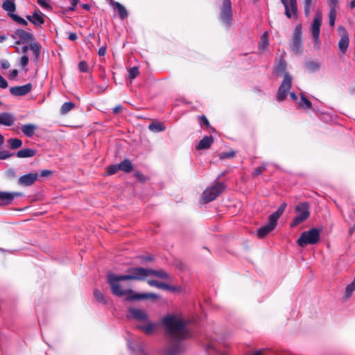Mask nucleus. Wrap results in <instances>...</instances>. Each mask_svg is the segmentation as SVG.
<instances>
[{
  "label": "nucleus",
  "mask_w": 355,
  "mask_h": 355,
  "mask_svg": "<svg viewBox=\"0 0 355 355\" xmlns=\"http://www.w3.org/2000/svg\"><path fill=\"white\" fill-rule=\"evenodd\" d=\"M162 323L166 327L168 338H188L189 331L186 328V322L184 320L172 315L163 318Z\"/></svg>",
  "instance_id": "obj_1"
},
{
  "label": "nucleus",
  "mask_w": 355,
  "mask_h": 355,
  "mask_svg": "<svg viewBox=\"0 0 355 355\" xmlns=\"http://www.w3.org/2000/svg\"><path fill=\"white\" fill-rule=\"evenodd\" d=\"M122 275H116L113 272H109L107 275V282L110 286L111 292L113 295L122 297L125 295H133L134 292L132 289H123L120 284L121 281H127L122 279Z\"/></svg>",
  "instance_id": "obj_2"
},
{
  "label": "nucleus",
  "mask_w": 355,
  "mask_h": 355,
  "mask_svg": "<svg viewBox=\"0 0 355 355\" xmlns=\"http://www.w3.org/2000/svg\"><path fill=\"white\" fill-rule=\"evenodd\" d=\"M309 209L310 205L308 202H299L295 208L297 215L292 220L291 227H295L305 221L310 216Z\"/></svg>",
  "instance_id": "obj_3"
},
{
  "label": "nucleus",
  "mask_w": 355,
  "mask_h": 355,
  "mask_svg": "<svg viewBox=\"0 0 355 355\" xmlns=\"http://www.w3.org/2000/svg\"><path fill=\"white\" fill-rule=\"evenodd\" d=\"M320 240V231L316 228H311L303 232L297 239V244L300 247H306L307 245L316 244Z\"/></svg>",
  "instance_id": "obj_4"
},
{
  "label": "nucleus",
  "mask_w": 355,
  "mask_h": 355,
  "mask_svg": "<svg viewBox=\"0 0 355 355\" xmlns=\"http://www.w3.org/2000/svg\"><path fill=\"white\" fill-rule=\"evenodd\" d=\"M225 189V185L221 182H216L214 185L205 189L201 197L203 203H208L215 200Z\"/></svg>",
  "instance_id": "obj_5"
},
{
  "label": "nucleus",
  "mask_w": 355,
  "mask_h": 355,
  "mask_svg": "<svg viewBox=\"0 0 355 355\" xmlns=\"http://www.w3.org/2000/svg\"><path fill=\"white\" fill-rule=\"evenodd\" d=\"M168 338V343L164 350L166 354L179 355L184 352L185 347L182 343V340L186 338H180L179 337Z\"/></svg>",
  "instance_id": "obj_6"
},
{
  "label": "nucleus",
  "mask_w": 355,
  "mask_h": 355,
  "mask_svg": "<svg viewBox=\"0 0 355 355\" xmlns=\"http://www.w3.org/2000/svg\"><path fill=\"white\" fill-rule=\"evenodd\" d=\"M128 274L122 275V279L128 280L144 281L148 277V268L132 267L127 270Z\"/></svg>",
  "instance_id": "obj_7"
},
{
  "label": "nucleus",
  "mask_w": 355,
  "mask_h": 355,
  "mask_svg": "<svg viewBox=\"0 0 355 355\" xmlns=\"http://www.w3.org/2000/svg\"><path fill=\"white\" fill-rule=\"evenodd\" d=\"M322 15L321 11L318 10L315 12V17L311 22V33L313 36L314 47L318 49L320 44V33L322 24Z\"/></svg>",
  "instance_id": "obj_8"
},
{
  "label": "nucleus",
  "mask_w": 355,
  "mask_h": 355,
  "mask_svg": "<svg viewBox=\"0 0 355 355\" xmlns=\"http://www.w3.org/2000/svg\"><path fill=\"white\" fill-rule=\"evenodd\" d=\"M291 50L296 54H301L303 51V42L302 40V26L297 25L292 34Z\"/></svg>",
  "instance_id": "obj_9"
},
{
  "label": "nucleus",
  "mask_w": 355,
  "mask_h": 355,
  "mask_svg": "<svg viewBox=\"0 0 355 355\" xmlns=\"http://www.w3.org/2000/svg\"><path fill=\"white\" fill-rule=\"evenodd\" d=\"M2 8L8 12V16L15 22L24 26L28 25V22L24 18L13 13L16 10V5L13 0H4L2 3Z\"/></svg>",
  "instance_id": "obj_10"
},
{
  "label": "nucleus",
  "mask_w": 355,
  "mask_h": 355,
  "mask_svg": "<svg viewBox=\"0 0 355 355\" xmlns=\"http://www.w3.org/2000/svg\"><path fill=\"white\" fill-rule=\"evenodd\" d=\"M292 85V77L288 73H285L284 76V80L279 86L277 94V101L279 102L284 101L287 95L288 92L291 88Z\"/></svg>",
  "instance_id": "obj_11"
},
{
  "label": "nucleus",
  "mask_w": 355,
  "mask_h": 355,
  "mask_svg": "<svg viewBox=\"0 0 355 355\" xmlns=\"http://www.w3.org/2000/svg\"><path fill=\"white\" fill-rule=\"evenodd\" d=\"M220 19L227 25H230L232 21V3L230 0H223L220 7Z\"/></svg>",
  "instance_id": "obj_12"
},
{
  "label": "nucleus",
  "mask_w": 355,
  "mask_h": 355,
  "mask_svg": "<svg viewBox=\"0 0 355 355\" xmlns=\"http://www.w3.org/2000/svg\"><path fill=\"white\" fill-rule=\"evenodd\" d=\"M338 32L340 35V39L338 42L339 50L343 53H345L349 46V35L346 28L343 26L338 27Z\"/></svg>",
  "instance_id": "obj_13"
},
{
  "label": "nucleus",
  "mask_w": 355,
  "mask_h": 355,
  "mask_svg": "<svg viewBox=\"0 0 355 355\" xmlns=\"http://www.w3.org/2000/svg\"><path fill=\"white\" fill-rule=\"evenodd\" d=\"M277 225V222L269 216L268 223L266 225L261 227L257 230L258 238H264L276 227Z\"/></svg>",
  "instance_id": "obj_14"
},
{
  "label": "nucleus",
  "mask_w": 355,
  "mask_h": 355,
  "mask_svg": "<svg viewBox=\"0 0 355 355\" xmlns=\"http://www.w3.org/2000/svg\"><path fill=\"white\" fill-rule=\"evenodd\" d=\"M32 87L33 85L31 83H27L24 85L10 87V92L12 95L15 96H24L31 91Z\"/></svg>",
  "instance_id": "obj_15"
},
{
  "label": "nucleus",
  "mask_w": 355,
  "mask_h": 355,
  "mask_svg": "<svg viewBox=\"0 0 355 355\" xmlns=\"http://www.w3.org/2000/svg\"><path fill=\"white\" fill-rule=\"evenodd\" d=\"M38 179L37 173H30L21 176L19 178L18 184L22 186H31Z\"/></svg>",
  "instance_id": "obj_16"
},
{
  "label": "nucleus",
  "mask_w": 355,
  "mask_h": 355,
  "mask_svg": "<svg viewBox=\"0 0 355 355\" xmlns=\"http://www.w3.org/2000/svg\"><path fill=\"white\" fill-rule=\"evenodd\" d=\"M130 317L139 322H147L148 315L146 311L136 308H130L128 310Z\"/></svg>",
  "instance_id": "obj_17"
},
{
  "label": "nucleus",
  "mask_w": 355,
  "mask_h": 355,
  "mask_svg": "<svg viewBox=\"0 0 355 355\" xmlns=\"http://www.w3.org/2000/svg\"><path fill=\"white\" fill-rule=\"evenodd\" d=\"M159 296L155 293H134L133 295L127 296L125 300L127 301H135L146 299L157 300Z\"/></svg>",
  "instance_id": "obj_18"
},
{
  "label": "nucleus",
  "mask_w": 355,
  "mask_h": 355,
  "mask_svg": "<svg viewBox=\"0 0 355 355\" xmlns=\"http://www.w3.org/2000/svg\"><path fill=\"white\" fill-rule=\"evenodd\" d=\"M31 51L33 53V58L32 60L36 63L38 64L40 60V55H41V51H42V45L38 42H33L31 44Z\"/></svg>",
  "instance_id": "obj_19"
},
{
  "label": "nucleus",
  "mask_w": 355,
  "mask_h": 355,
  "mask_svg": "<svg viewBox=\"0 0 355 355\" xmlns=\"http://www.w3.org/2000/svg\"><path fill=\"white\" fill-rule=\"evenodd\" d=\"M15 34L19 38V40H22L24 42H33L35 41V38L33 35L29 32H27L22 29H17L15 31Z\"/></svg>",
  "instance_id": "obj_20"
},
{
  "label": "nucleus",
  "mask_w": 355,
  "mask_h": 355,
  "mask_svg": "<svg viewBox=\"0 0 355 355\" xmlns=\"http://www.w3.org/2000/svg\"><path fill=\"white\" fill-rule=\"evenodd\" d=\"M22 193L19 192H5L0 191V200L3 201L6 204H10L12 202L15 197L21 196Z\"/></svg>",
  "instance_id": "obj_21"
},
{
  "label": "nucleus",
  "mask_w": 355,
  "mask_h": 355,
  "mask_svg": "<svg viewBox=\"0 0 355 355\" xmlns=\"http://www.w3.org/2000/svg\"><path fill=\"white\" fill-rule=\"evenodd\" d=\"M15 120V117L10 113L3 112L0 114V124L11 126L14 124Z\"/></svg>",
  "instance_id": "obj_22"
},
{
  "label": "nucleus",
  "mask_w": 355,
  "mask_h": 355,
  "mask_svg": "<svg viewBox=\"0 0 355 355\" xmlns=\"http://www.w3.org/2000/svg\"><path fill=\"white\" fill-rule=\"evenodd\" d=\"M214 142V138L212 136H205L196 146L197 150H204L210 148L211 145Z\"/></svg>",
  "instance_id": "obj_23"
},
{
  "label": "nucleus",
  "mask_w": 355,
  "mask_h": 355,
  "mask_svg": "<svg viewBox=\"0 0 355 355\" xmlns=\"http://www.w3.org/2000/svg\"><path fill=\"white\" fill-rule=\"evenodd\" d=\"M37 128V125L33 123H26L22 125L20 129L24 135L28 137H32L34 135Z\"/></svg>",
  "instance_id": "obj_24"
},
{
  "label": "nucleus",
  "mask_w": 355,
  "mask_h": 355,
  "mask_svg": "<svg viewBox=\"0 0 355 355\" xmlns=\"http://www.w3.org/2000/svg\"><path fill=\"white\" fill-rule=\"evenodd\" d=\"M148 276H154L163 279H168L171 277V275L164 270H154L151 268H148Z\"/></svg>",
  "instance_id": "obj_25"
},
{
  "label": "nucleus",
  "mask_w": 355,
  "mask_h": 355,
  "mask_svg": "<svg viewBox=\"0 0 355 355\" xmlns=\"http://www.w3.org/2000/svg\"><path fill=\"white\" fill-rule=\"evenodd\" d=\"M111 4L113 6V8L116 10H117L119 17L121 19H124L125 18L128 17V11L122 4H121L119 2L114 1H111Z\"/></svg>",
  "instance_id": "obj_26"
},
{
  "label": "nucleus",
  "mask_w": 355,
  "mask_h": 355,
  "mask_svg": "<svg viewBox=\"0 0 355 355\" xmlns=\"http://www.w3.org/2000/svg\"><path fill=\"white\" fill-rule=\"evenodd\" d=\"M37 153L35 149L24 148L17 151L16 155L19 158H28L35 156Z\"/></svg>",
  "instance_id": "obj_27"
},
{
  "label": "nucleus",
  "mask_w": 355,
  "mask_h": 355,
  "mask_svg": "<svg viewBox=\"0 0 355 355\" xmlns=\"http://www.w3.org/2000/svg\"><path fill=\"white\" fill-rule=\"evenodd\" d=\"M120 171L125 173H130L133 171L132 162L129 159H125L119 164Z\"/></svg>",
  "instance_id": "obj_28"
},
{
  "label": "nucleus",
  "mask_w": 355,
  "mask_h": 355,
  "mask_svg": "<svg viewBox=\"0 0 355 355\" xmlns=\"http://www.w3.org/2000/svg\"><path fill=\"white\" fill-rule=\"evenodd\" d=\"M7 143L8 148L11 150L17 149L23 144L22 140L18 138H10L8 139Z\"/></svg>",
  "instance_id": "obj_29"
},
{
  "label": "nucleus",
  "mask_w": 355,
  "mask_h": 355,
  "mask_svg": "<svg viewBox=\"0 0 355 355\" xmlns=\"http://www.w3.org/2000/svg\"><path fill=\"white\" fill-rule=\"evenodd\" d=\"M329 12V23L331 27L335 26L336 18L337 15V6H330Z\"/></svg>",
  "instance_id": "obj_30"
},
{
  "label": "nucleus",
  "mask_w": 355,
  "mask_h": 355,
  "mask_svg": "<svg viewBox=\"0 0 355 355\" xmlns=\"http://www.w3.org/2000/svg\"><path fill=\"white\" fill-rule=\"evenodd\" d=\"M286 207L287 204L286 202L282 203L281 205L277 209V210L271 215H270V217H271L272 219L277 222L278 219L282 215Z\"/></svg>",
  "instance_id": "obj_31"
},
{
  "label": "nucleus",
  "mask_w": 355,
  "mask_h": 355,
  "mask_svg": "<svg viewBox=\"0 0 355 355\" xmlns=\"http://www.w3.org/2000/svg\"><path fill=\"white\" fill-rule=\"evenodd\" d=\"M306 69L311 73L315 72L319 70L320 64L314 61H307L305 62Z\"/></svg>",
  "instance_id": "obj_32"
},
{
  "label": "nucleus",
  "mask_w": 355,
  "mask_h": 355,
  "mask_svg": "<svg viewBox=\"0 0 355 355\" xmlns=\"http://www.w3.org/2000/svg\"><path fill=\"white\" fill-rule=\"evenodd\" d=\"M147 283L150 286L156 287L157 288L167 290L168 285L167 284H165L164 282H158L153 279H149L147 281Z\"/></svg>",
  "instance_id": "obj_33"
},
{
  "label": "nucleus",
  "mask_w": 355,
  "mask_h": 355,
  "mask_svg": "<svg viewBox=\"0 0 355 355\" xmlns=\"http://www.w3.org/2000/svg\"><path fill=\"white\" fill-rule=\"evenodd\" d=\"M316 0H304V15L308 17L311 10V8L315 5Z\"/></svg>",
  "instance_id": "obj_34"
},
{
  "label": "nucleus",
  "mask_w": 355,
  "mask_h": 355,
  "mask_svg": "<svg viewBox=\"0 0 355 355\" xmlns=\"http://www.w3.org/2000/svg\"><path fill=\"white\" fill-rule=\"evenodd\" d=\"M75 107V104L72 102H65L63 103L60 108V113L62 114H66L69 111L72 110Z\"/></svg>",
  "instance_id": "obj_35"
},
{
  "label": "nucleus",
  "mask_w": 355,
  "mask_h": 355,
  "mask_svg": "<svg viewBox=\"0 0 355 355\" xmlns=\"http://www.w3.org/2000/svg\"><path fill=\"white\" fill-rule=\"evenodd\" d=\"M355 291V278L352 281V282L348 284L345 288V298L346 300L349 299L352 293Z\"/></svg>",
  "instance_id": "obj_36"
},
{
  "label": "nucleus",
  "mask_w": 355,
  "mask_h": 355,
  "mask_svg": "<svg viewBox=\"0 0 355 355\" xmlns=\"http://www.w3.org/2000/svg\"><path fill=\"white\" fill-rule=\"evenodd\" d=\"M148 129L153 132H162L165 130V127L160 123H152L148 125Z\"/></svg>",
  "instance_id": "obj_37"
},
{
  "label": "nucleus",
  "mask_w": 355,
  "mask_h": 355,
  "mask_svg": "<svg viewBox=\"0 0 355 355\" xmlns=\"http://www.w3.org/2000/svg\"><path fill=\"white\" fill-rule=\"evenodd\" d=\"M94 296L97 302L104 304L107 303L104 295L98 289L94 291Z\"/></svg>",
  "instance_id": "obj_38"
},
{
  "label": "nucleus",
  "mask_w": 355,
  "mask_h": 355,
  "mask_svg": "<svg viewBox=\"0 0 355 355\" xmlns=\"http://www.w3.org/2000/svg\"><path fill=\"white\" fill-rule=\"evenodd\" d=\"M281 2L284 6L286 16L288 19H291L292 17H294V15L292 14V11L290 8V1L288 2V0H281Z\"/></svg>",
  "instance_id": "obj_39"
},
{
  "label": "nucleus",
  "mask_w": 355,
  "mask_h": 355,
  "mask_svg": "<svg viewBox=\"0 0 355 355\" xmlns=\"http://www.w3.org/2000/svg\"><path fill=\"white\" fill-rule=\"evenodd\" d=\"M33 24L35 26H40L44 23V19L36 12L33 15Z\"/></svg>",
  "instance_id": "obj_40"
},
{
  "label": "nucleus",
  "mask_w": 355,
  "mask_h": 355,
  "mask_svg": "<svg viewBox=\"0 0 355 355\" xmlns=\"http://www.w3.org/2000/svg\"><path fill=\"white\" fill-rule=\"evenodd\" d=\"M286 62L282 59L279 60L277 66L276 67V71L277 74H279L281 73H286Z\"/></svg>",
  "instance_id": "obj_41"
},
{
  "label": "nucleus",
  "mask_w": 355,
  "mask_h": 355,
  "mask_svg": "<svg viewBox=\"0 0 355 355\" xmlns=\"http://www.w3.org/2000/svg\"><path fill=\"white\" fill-rule=\"evenodd\" d=\"M300 105L306 109H311L312 107L311 102L303 94L301 95Z\"/></svg>",
  "instance_id": "obj_42"
},
{
  "label": "nucleus",
  "mask_w": 355,
  "mask_h": 355,
  "mask_svg": "<svg viewBox=\"0 0 355 355\" xmlns=\"http://www.w3.org/2000/svg\"><path fill=\"white\" fill-rule=\"evenodd\" d=\"M138 328L144 331L146 334H150L154 329V324L148 322L146 325L139 326Z\"/></svg>",
  "instance_id": "obj_43"
},
{
  "label": "nucleus",
  "mask_w": 355,
  "mask_h": 355,
  "mask_svg": "<svg viewBox=\"0 0 355 355\" xmlns=\"http://www.w3.org/2000/svg\"><path fill=\"white\" fill-rule=\"evenodd\" d=\"M268 34L267 32H264L261 37V42L259 44V49H265L268 45Z\"/></svg>",
  "instance_id": "obj_44"
},
{
  "label": "nucleus",
  "mask_w": 355,
  "mask_h": 355,
  "mask_svg": "<svg viewBox=\"0 0 355 355\" xmlns=\"http://www.w3.org/2000/svg\"><path fill=\"white\" fill-rule=\"evenodd\" d=\"M120 171L119 164L110 165L107 168V174L112 175Z\"/></svg>",
  "instance_id": "obj_45"
},
{
  "label": "nucleus",
  "mask_w": 355,
  "mask_h": 355,
  "mask_svg": "<svg viewBox=\"0 0 355 355\" xmlns=\"http://www.w3.org/2000/svg\"><path fill=\"white\" fill-rule=\"evenodd\" d=\"M290 8L292 11V14L294 15V18H297V0H289Z\"/></svg>",
  "instance_id": "obj_46"
},
{
  "label": "nucleus",
  "mask_w": 355,
  "mask_h": 355,
  "mask_svg": "<svg viewBox=\"0 0 355 355\" xmlns=\"http://www.w3.org/2000/svg\"><path fill=\"white\" fill-rule=\"evenodd\" d=\"M128 73L130 79L133 80L139 76V69L137 67H133L129 69Z\"/></svg>",
  "instance_id": "obj_47"
},
{
  "label": "nucleus",
  "mask_w": 355,
  "mask_h": 355,
  "mask_svg": "<svg viewBox=\"0 0 355 355\" xmlns=\"http://www.w3.org/2000/svg\"><path fill=\"white\" fill-rule=\"evenodd\" d=\"M198 119L201 126L205 125L207 128L210 127L209 121L205 115L198 116Z\"/></svg>",
  "instance_id": "obj_48"
},
{
  "label": "nucleus",
  "mask_w": 355,
  "mask_h": 355,
  "mask_svg": "<svg viewBox=\"0 0 355 355\" xmlns=\"http://www.w3.org/2000/svg\"><path fill=\"white\" fill-rule=\"evenodd\" d=\"M78 67L79 71H81V72H87V71H88L89 67H88V64H87L86 61H84V60L80 61L78 63Z\"/></svg>",
  "instance_id": "obj_49"
},
{
  "label": "nucleus",
  "mask_w": 355,
  "mask_h": 355,
  "mask_svg": "<svg viewBox=\"0 0 355 355\" xmlns=\"http://www.w3.org/2000/svg\"><path fill=\"white\" fill-rule=\"evenodd\" d=\"M235 155V153L234 151L230 152H224L220 154V159H227L234 157Z\"/></svg>",
  "instance_id": "obj_50"
},
{
  "label": "nucleus",
  "mask_w": 355,
  "mask_h": 355,
  "mask_svg": "<svg viewBox=\"0 0 355 355\" xmlns=\"http://www.w3.org/2000/svg\"><path fill=\"white\" fill-rule=\"evenodd\" d=\"M266 170V167L264 166H259V167H257L254 169V171H253V173H252V176L253 177H257L258 175H259L260 174L262 173V172L263 171Z\"/></svg>",
  "instance_id": "obj_51"
},
{
  "label": "nucleus",
  "mask_w": 355,
  "mask_h": 355,
  "mask_svg": "<svg viewBox=\"0 0 355 355\" xmlns=\"http://www.w3.org/2000/svg\"><path fill=\"white\" fill-rule=\"evenodd\" d=\"M135 177L141 182H145L147 180V178L141 172L139 171H137L135 173Z\"/></svg>",
  "instance_id": "obj_52"
},
{
  "label": "nucleus",
  "mask_w": 355,
  "mask_h": 355,
  "mask_svg": "<svg viewBox=\"0 0 355 355\" xmlns=\"http://www.w3.org/2000/svg\"><path fill=\"white\" fill-rule=\"evenodd\" d=\"M12 154L10 153L7 150H1L0 151V159H6L10 157Z\"/></svg>",
  "instance_id": "obj_53"
},
{
  "label": "nucleus",
  "mask_w": 355,
  "mask_h": 355,
  "mask_svg": "<svg viewBox=\"0 0 355 355\" xmlns=\"http://www.w3.org/2000/svg\"><path fill=\"white\" fill-rule=\"evenodd\" d=\"M28 57L27 55H24L20 59V65L22 67H25L28 63Z\"/></svg>",
  "instance_id": "obj_54"
},
{
  "label": "nucleus",
  "mask_w": 355,
  "mask_h": 355,
  "mask_svg": "<svg viewBox=\"0 0 355 355\" xmlns=\"http://www.w3.org/2000/svg\"><path fill=\"white\" fill-rule=\"evenodd\" d=\"M53 171L48 169H44L40 172V176L42 178H46L53 175Z\"/></svg>",
  "instance_id": "obj_55"
},
{
  "label": "nucleus",
  "mask_w": 355,
  "mask_h": 355,
  "mask_svg": "<svg viewBox=\"0 0 355 355\" xmlns=\"http://www.w3.org/2000/svg\"><path fill=\"white\" fill-rule=\"evenodd\" d=\"M8 86V82L0 74V87L2 89H6Z\"/></svg>",
  "instance_id": "obj_56"
},
{
  "label": "nucleus",
  "mask_w": 355,
  "mask_h": 355,
  "mask_svg": "<svg viewBox=\"0 0 355 355\" xmlns=\"http://www.w3.org/2000/svg\"><path fill=\"white\" fill-rule=\"evenodd\" d=\"M6 175L10 179H12V178H15L16 176V173H15V170H13L12 168L8 169V171H6Z\"/></svg>",
  "instance_id": "obj_57"
},
{
  "label": "nucleus",
  "mask_w": 355,
  "mask_h": 355,
  "mask_svg": "<svg viewBox=\"0 0 355 355\" xmlns=\"http://www.w3.org/2000/svg\"><path fill=\"white\" fill-rule=\"evenodd\" d=\"M107 52L106 45L101 46L98 49V54L99 56H104Z\"/></svg>",
  "instance_id": "obj_58"
},
{
  "label": "nucleus",
  "mask_w": 355,
  "mask_h": 355,
  "mask_svg": "<svg viewBox=\"0 0 355 355\" xmlns=\"http://www.w3.org/2000/svg\"><path fill=\"white\" fill-rule=\"evenodd\" d=\"M79 0H71V6L68 8V10L73 11L76 9Z\"/></svg>",
  "instance_id": "obj_59"
},
{
  "label": "nucleus",
  "mask_w": 355,
  "mask_h": 355,
  "mask_svg": "<svg viewBox=\"0 0 355 355\" xmlns=\"http://www.w3.org/2000/svg\"><path fill=\"white\" fill-rule=\"evenodd\" d=\"M1 67L2 69H6L10 67V62L6 60H3L1 61Z\"/></svg>",
  "instance_id": "obj_60"
},
{
  "label": "nucleus",
  "mask_w": 355,
  "mask_h": 355,
  "mask_svg": "<svg viewBox=\"0 0 355 355\" xmlns=\"http://www.w3.org/2000/svg\"><path fill=\"white\" fill-rule=\"evenodd\" d=\"M37 3L44 8H48L50 7V5L46 2L44 0H37Z\"/></svg>",
  "instance_id": "obj_61"
},
{
  "label": "nucleus",
  "mask_w": 355,
  "mask_h": 355,
  "mask_svg": "<svg viewBox=\"0 0 355 355\" xmlns=\"http://www.w3.org/2000/svg\"><path fill=\"white\" fill-rule=\"evenodd\" d=\"M18 75V70L17 69H13L11 71L10 75H9V78L10 79H14L15 78H16Z\"/></svg>",
  "instance_id": "obj_62"
},
{
  "label": "nucleus",
  "mask_w": 355,
  "mask_h": 355,
  "mask_svg": "<svg viewBox=\"0 0 355 355\" xmlns=\"http://www.w3.org/2000/svg\"><path fill=\"white\" fill-rule=\"evenodd\" d=\"M29 44L28 45H24L23 47H22V49H21V51L22 53H24V55H26L27 53V51L28 49L31 50V42H28Z\"/></svg>",
  "instance_id": "obj_63"
},
{
  "label": "nucleus",
  "mask_w": 355,
  "mask_h": 355,
  "mask_svg": "<svg viewBox=\"0 0 355 355\" xmlns=\"http://www.w3.org/2000/svg\"><path fill=\"white\" fill-rule=\"evenodd\" d=\"M68 38L71 41H76L78 38V36L76 33H69Z\"/></svg>",
  "instance_id": "obj_64"
}]
</instances>
